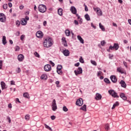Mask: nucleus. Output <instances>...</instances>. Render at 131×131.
<instances>
[{
    "mask_svg": "<svg viewBox=\"0 0 131 131\" xmlns=\"http://www.w3.org/2000/svg\"><path fill=\"white\" fill-rule=\"evenodd\" d=\"M54 42L53 41V39L51 37H47L43 42V46L45 48H51Z\"/></svg>",
    "mask_w": 131,
    "mask_h": 131,
    "instance_id": "obj_1",
    "label": "nucleus"
},
{
    "mask_svg": "<svg viewBox=\"0 0 131 131\" xmlns=\"http://www.w3.org/2000/svg\"><path fill=\"white\" fill-rule=\"evenodd\" d=\"M38 10L39 12H40V13H45V12L47 11V6H46V5L41 4L39 5Z\"/></svg>",
    "mask_w": 131,
    "mask_h": 131,
    "instance_id": "obj_2",
    "label": "nucleus"
},
{
    "mask_svg": "<svg viewBox=\"0 0 131 131\" xmlns=\"http://www.w3.org/2000/svg\"><path fill=\"white\" fill-rule=\"evenodd\" d=\"M108 93L114 98H119V96L117 95V93L115 92L113 90H109Z\"/></svg>",
    "mask_w": 131,
    "mask_h": 131,
    "instance_id": "obj_3",
    "label": "nucleus"
},
{
    "mask_svg": "<svg viewBox=\"0 0 131 131\" xmlns=\"http://www.w3.org/2000/svg\"><path fill=\"white\" fill-rule=\"evenodd\" d=\"M93 9L97 14L98 16H102V15H103V13L102 12V11H101V9L98 7H94Z\"/></svg>",
    "mask_w": 131,
    "mask_h": 131,
    "instance_id": "obj_4",
    "label": "nucleus"
},
{
    "mask_svg": "<svg viewBox=\"0 0 131 131\" xmlns=\"http://www.w3.org/2000/svg\"><path fill=\"white\" fill-rule=\"evenodd\" d=\"M29 20V16H26L25 18H23L21 20L20 24L21 25H26L27 24V21Z\"/></svg>",
    "mask_w": 131,
    "mask_h": 131,
    "instance_id": "obj_5",
    "label": "nucleus"
},
{
    "mask_svg": "<svg viewBox=\"0 0 131 131\" xmlns=\"http://www.w3.org/2000/svg\"><path fill=\"white\" fill-rule=\"evenodd\" d=\"M52 108L53 111H56L57 110V103H56V100L53 99L52 102Z\"/></svg>",
    "mask_w": 131,
    "mask_h": 131,
    "instance_id": "obj_6",
    "label": "nucleus"
},
{
    "mask_svg": "<svg viewBox=\"0 0 131 131\" xmlns=\"http://www.w3.org/2000/svg\"><path fill=\"white\" fill-rule=\"evenodd\" d=\"M74 73L76 76L78 74H81L82 73V68L79 67L77 70L74 71Z\"/></svg>",
    "mask_w": 131,
    "mask_h": 131,
    "instance_id": "obj_7",
    "label": "nucleus"
},
{
    "mask_svg": "<svg viewBox=\"0 0 131 131\" xmlns=\"http://www.w3.org/2000/svg\"><path fill=\"white\" fill-rule=\"evenodd\" d=\"M52 70V67H51V65L50 64H46L44 67V70L46 72H49V71H51Z\"/></svg>",
    "mask_w": 131,
    "mask_h": 131,
    "instance_id": "obj_8",
    "label": "nucleus"
},
{
    "mask_svg": "<svg viewBox=\"0 0 131 131\" xmlns=\"http://www.w3.org/2000/svg\"><path fill=\"white\" fill-rule=\"evenodd\" d=\"M0 21L1 22H6V15L4 13H0Z\"/></svg>",
    "mask_w": 131,
    "mask_h": 131,
    "instance_id": "obj_9",
    "label": "nucleus"
},
{
    "mask_svg": "<svg viewBox=\"0 0 131 131\" xmlns=\"http://www.w3.org/2000/svg\"><path fill=\"white\" fill-rule=\"evenodd\" d=\"M36 36L38 38H41L43 36V33L41 31H38L36 32Z\"/></svg>",
    "mask_w": 131,
    "mask_h": 131,
    "instance_id": "obj_10",
    "label": "nucleus"
},
{
    "mask_svg": "<svg viewBox=\"0 0 131 131\" xmlns=\"http://www.w3.org/2000/svg\"><path fill=\"white\" fill-rule=\"evenodd\" d=\"M76 104L77 106H82V104H83V100L82 98H79L77 100Z\"/></svg>",
    "mask_w": 131,
    "mask_h": 131,
    "instance_id": "obj_11",
    "label": "nucleus"
},
{
    "mask_svg": "<svg viewBox=\"0 0 131 131\" xmlns=\"http://www.w3.org/2000/svg\"><path fill=\"white\" fill-rule=\"evenodd\" d=\"M70 11L71 12H72V14H74V15H76V14L77 13V10L74 6H71Z\"/></svg>",
    "mask_w": 131,
    "mask_h": 131,
    "instance_id": "obj_12",
    "label": "nucleus"
},
{
    "mask_svg": "<svg viewBox=\"0 0 131 131\" xmlns=\"http://www.w3.org/2000/svg\"><path fill=\"white\" fill-rule=\"evenodd\" d=\"M110 78L113 83H116V82H117V78L115 75L111 76Z\"/></svg>",
    "mask_w": 131,
    "mask_h": 131,
    "instance_id": "obj_13",
    "label": "nucleus"
},
{
    "mask_svg": "<svg viewBox=\"0 0 131 131\" xmlns=\"http://www.w3.org/2000/svg\"><path fill=\"white\" fill-rule=\"evenodd\" d=\"M17 59L19 62H23V60H24V55L23 54L18 55Z\"/></svg>",
    "mask_w": 131,
    "mask_h": 131,
    "instance_id": "obj_14",
    "label": "nucleus"
},
{
    "mask_svg": "<svg viewBox=\"0 0 131 131\" xmlns=\"http://www.w3.org/2000/svg\"><path fill=\"white\" fill-rule=\"evenodd\" d=\"M102 99V95L99 93H96L95 96V100L99 101Z\"/></svg>",
    "mask_w": 131,
    "mask_h": 131,
    "instance_id": "obj_15",
    "label": "nucleus"
},
{
    "mask_svg": "<svg viewBox=\"0 0 131 131\" xmlns=\"http://www.w3.org/2000/svg\"><path fill=\"white\" fill-rule=\"evenodd\" d=\"M61 40L64 47H68V45H67V41H66V38L65 37H62L61 38Z\"/></svg>",
    "mask_w": 131,
    "mask_h": 131,
    "instance_id": "obj_16",
    "label": "nucleus"
},
{
    "mask_svg": "<svg viewBox=\"0 0 131 131\" xmlns=\"http://www.w3.org/2000/svg\"><path fill=\"white\" fill-rule=\"evenodd\" d=\"M63 54L66 57H68V56H69V55H70V52L68 50H65L63 51Z\"/></svg>",
    "mask_w": 131,
    "mask_h": 131,
    "instance_id": "obj_17",
    "label": "nucleus"
},
{
    "mask_svg": "<svg viewBox=\"0 0 131 131\" xmlns=\"http://www.w3.org/2000/svg\"><path fill=\"white\" fill-rule=\"evenodd\" d=\"M120 83L121 86H122V88H124V89H125V88H126V83H125V82H124V81H123L122 80H121Z\"/></svg>",
    "mask_w": 131,
    "mask_h": 131,
    "instance_id": "obj_18",
    "label": "nucleus"
},
{
    "mask_svg": "<svg viewBox=\"0 0 131 131\" xmlns=\"http://www.w3.org/2000/svg\"><path fill=\"white\" fill-rule=\"evenodd\" d=\"M2 43L5 46L7 44V39L5 36H3Z\"/></svg>",
    "mask_w": 131,
    "mask_h": 131,
    "instance_id": "obj_19",
    "label": "nucleus"
},
{
    "mask_svg": "<svg viewBox=\"0 0 131 131\" xmlns=\"http://www.w3.org/2000/svg\"><path fill=\"white\" fill-rule=\"evenodd\" d=\"M41 79H43L44 80H47L48 79V75L47 74H44L41 76Z\"/></svg>",
    "mask_w": 131,
    "mask_h": 131,
    "instance_id": "obj_20",
    "label": "nucleus"
},
{
    "mask_svg": "<svg viewBox=\"0 0 131 131\" xmlns=\"http://www.w3.org/2000/svg\"><path fill=\"white\" fill-rule=\"evenodd\" d=\"M77 38L78 40L81 42V43H84V41L83 40V39L81 37V36L78 35L77 36Z\"/></svg>",
    "mask_w": 131,
    "mask_h": 131,
    "instance_id": "obj_21",
    "label": "nucleus"
},
{
    "mask_svg": "<svg viewBox=\"0 0 131 131\" xmlns=\"http://www.w3.org/2000/svg\"><path fill=\"white\" fill-rule=\"evenodd\" d=\"M1 86L2 90H5L7 89V88L6 87V83H5V82L4 81H1Z\"/></svg>",
    "mask_w": 131,
    "mask_h": 131,
    "instance_id": "obj_22",
    "label": "nucleus"
},
{
    "mask_svg": "<svg viewBox=\"0 0 131 131\" xmlns=\"http://www.w3.org/2000/svg\"><path fill=\"white\" fill-rule=\"evenodd\" d=\"M58 14L59 16H62L63 15V9L62 8L58 9Z\"/></svg>",
    "mask_w": 131,
    "mask_h": 131,
    "instance_id": "obj_23",
    "label": "nucleus"
},
{
    "mask_svg": "<svg viewBox=\"0 0 131 131\" xmlns=\"http://www.w3.org/2000/svg\"><path fill=\"white\" fill-rule=\"evenodd\" d=\"M120 97L123 100H126V99H127L126 96H125V95L124 94V93H121L120 95Z\"/></svg>",
    "mask_w": 131,
    "mask_h": 131,
    "instance_id": "obj_24",
    "label": "nucleus"
},
{
    "mask_svg": "<svg viewBox=\"0 0 131 131\" xmlns=\"http://www.w3.org/2000/svg\"><path fill=\"white\" fill-rule=\"evenodd\" d=\"M117 70L118 72L121 73V74H122L123 73V69H122V68H121V67L118 68L117 69Z\"/></svg>",
    "mask_w": 131,
    "mask_h": 131,
    "instance_id": "obj_25",
    "label": "nucleus"
},
{
    "mask_svg": "<svg viewBox=\"0 0 131 131\" xmlns=\"http://www.w3.org/2000/svg\"><path fill=\"white\" fill-rule=\"evenodd\" d=\"M84 17L85 20H86L87 21H91V17H90V15H89V14H86L84 15Z\"/></svg>",
    "mask_w": 131,
    "mask_h": 131,
    "instance_id": "obj_26",
    "label": "nucleus"
},
{
    "mask_svg": "<svg viewBox=\"0 0 131 131\" xmlns=\"http://www.w3.org/2000/svg\"><path fill=\"white\" fill-rule=\"evenodd\" d=\"M23 96H24V98H26L27 99H30V98L28 93H24Z\"/></svg>",
    "mask_w": 131,
    "mask_h": 131,
    "instance_id": "obj_27",
    "label": "nucleus"
},
{
    "mask_svg": "<svg viewBox=\"0 0 131 131\" xmlns=\"http://www.w3.org/2000/svg\"><path fill=\"white\" fill-rule=\"evenodd\" d=\"M114 49L116 50V51H117L118 49H119V45L118 43H115L114 44Z\"/></svg>",
    "mask_w": 131,
    "mask_h": 131,
    "instance_id": "obj_28",
    "label": "nucleus"
},
{
    "mask_svg": "<svg viewBox=\"0 0 131 131\" xmlns=\"http://www.w3.org/2000/svg\"><path fill=\"white\" fill-rule=\"evenodd\" d=\"M80 109V110H83V111H86V105L84 104Z\"/></svg>",
    "mask_w": 131,
    "mask_h": 131,
    "instance_id": "obj_29",
    "label": "nucleus"
},
{
    "mask_svg": "<svg viewBox=\"0 0 131 131\" xmlns=\"http://www.w3.org/2000/svg\"><path fill=\"white\" fill-rule=\"evenodd\" d=\"M99 28L101 29L103 31H105V28L104 27V26L102 25V24L99 23Z\"/></svg>",
    "mask_w": 131,
    "mask_h": 131,
    "instance_id": "obj_30",
    "label": "nucleus"
},
{
    "mask_svg": "<svg viewBox=\"0 0 131 131\" xmlns=\"http://www.w3.org/2000/svg\"><path fill=\"white\" fill-rule=\"evenodd\" d=\"M65 33L67 36H69L70 35V31L69 30H66L65 31Z\"/></svg>",
    "mask_w": 131,
    "mask_h": 131,
    "instance_id": "obj_31",
    "label": "nucleus"
},
{
    "mask_svg": "<svg viewBox=\"0 0 131 131\" xmlns=\"http://www.w3.org/2000/svg\"><path fill=\"white\" fill-rule=\"evenodd\" d=\"M119 105V103H118V102H116L114 104L113 107H112V109H115L116 106H118Z\"/></svg>",
    "mask_w": 131,
    "mask_h": 131,
    "instance_id": "obj_32",
    "label": "nucleus"
},
{
    "mask_svg": "<svg viewBox=\"0 0 131 131\" xmlns=\"http://www.w3.org/2000/svg\"><path fill=\"white\" fill-rule=\"evenodd\" d=\"M45 126L46 128H47V129H49V130H51V131H53V129H52V128H51V127H50L49 125H47V124H45Z\"/></svg>",
    "mask_w": 131,
    "mask_h": 131,
    "instance_id": "obj_33",
    "label": "nucleus"
},
{
    "mask_svg": "<svg viewBox=\"0 0 131 131\" xmlns=\"http://www.w3.org/2000/svg\"><path fill=\"white\" fill-rule=\"evenodd\" d=\"M25 119L26 120H29V119H30V115L27 114L25 116Z\"/></svg>",
    "mask_w": 131,
    "mask_h": 131,
    "instance_id": "obj_34",
    "label": "nucleus"
},
{
    "mask_svg": "<svg viewBox=\"0 0 131 131\" xmlns=\"http://www.w3.org/2000/svg\"><path fill=\"white\" fill-rule=\"evenodd\" d=\"M104 81L106 83H111L110 80H109V79L105 78L104 79Z\"/></svg>",
    "mask_w": 131,
    "mask_h": 131,
    "instance_id": "obj_35",
    "label": "nucleus"
},
{
    "mask_svg": "<svg viewBox=\"0 0 131 131\" xmlns=\"http://www.w3.org/2000/svg\"><path fill=\"white\" fill-rule=\"evenodd\" d=\"M34 55L35 57H37V58H40L39 54L37 53V52H35L34 53Z\"/></svg>",
    "mask_w": 131,
    "mask_h": 131,
    "instance_id": "obj_36",
    "label": "nucleus"
},
{
    "mask_svg": "<svg viewBox=\"0 0 131 131\" xmlns=\"http://www.w3.org/2000/svg\"><path fill=\"white\" fill-rule=\"evenodd\" d=\"M57 70H62V65L58 64L57 67Z\"/></svg>",
    "mask_w": 131,
    "mask_h": 131,
    "instance_id": "obj_37",
    "label": "nucleus"
},
{
    "mask_svg": "<svg viewBox=\"0 0 131 131\" xmlns=\"http://www.w3.org/2000/svg\"><path fill=\"white\" fill-rule=\"evenodd\" d=\"M79 62L82 63H84V60H83V58H82V56H80V58H79Z\"/></svg>",
    "mask_w": 131,
    "mask_h": 131,
    "instance_id": "obj_38",
    "label": "nucleus"
},
{
    "mask_svg": "<svg viewBox=\"0 0 131 131\" xmlns=\"http://www.w3.org/2000/svg\"><path fill=\"white\" fill-rule=\"evenodd\" d=\"M91 63L94 65V66H97V62L95 60H91Z\"/></svg>",
    "mask_w": 131,
    "mask_h": 131,
    "instance_id": "obj_39",
    "label": "nucleus"
},
{
    "mask_svg": "<svg viewBox=\"0 0 131 131\" xmlns=\"http://www.w3.org/2000/svg\"><path fill=\"white\" fill-rule=\"evenodd\" d=\"M110 128V127L109 126V124H106L105 125V129H106V130H109Z\"/></svg>",
    "mask_w": 131,
    "mask_h": 131,
    "instance_id": "obj_40",
    "label": "nucleus"
},
{
    "mask_svg": "<svg viewBox=\"0 0 131 131\" xmlns=\"http://www.w3.org/2000/svg\"><path fill=\"white\" fill-rule=\"evenodd\" d=\"M62 110L63 111H64V112H67V111H68V108H67V107L66 106H63L62 108Z\"/></svg>",
    "mask_w": 131,
    "mask_h": 131,
    "instance_id": "obj_41",
    "label": "nucleus"
},
{
    "mask_svg": "<svg viewBox=\"0 0 131 131\" xmlns=\"http://www.w3.org/2000/svg\"><path fill=\"white\" fill-rule=\"evenodd\" d=\"M15 51L16 52H18V51H20V47H19V46H16L15 48Z\"/></svg>",
    "mask_w": 131,
    "mask_h": 131,
    "instance_id": "obj_42",
    "label": "nucleus"
},
{
    "mask_svg": "<svg viewBox=\"0 0 131 131\" xmlns=\"http://www.w3.org/2000/svg\"><path fill=\"white\" fill-rule=\"evenodd\" d=\"M105 45H106V42L105 41V40H102L101 41V45L102 47H104V46H105Z\"/></svg>",
    "mask_w": 131,
    "mask_h": 131,
    "instance_id": "obj_43",
    "label": "nucleus"
},
{
    "mask_svg": "<svg viewBox=\"0 0 131 131\" xmlns=\"http://www.w3.org/2000/svg\"><path fill=\"white\" fill-rule=\"evenodd\" d=\"M57 72L58 73V74H59V75H62V70H57Z\"/></svg>",
    "mask_w": 131,
    "mask_h": 131,
    "instance_id": "obj_44",
    "label": "nucleus"
},
{
    "mask_svg": "<svg viewBox=\"0 0 131 131\" xmlns=\"http://www.w3.org/2000/svg\"><path fill=\"white\" fill-rule=\"evenodd\" d=\"M103 74V73L101 71L97 72V76H101Z\"/></svg>",
    "mask_w": 131,
    "mask_h": 131,
    "instance_id": "obj_45",
    "label": "nucleus"
},
{
    "mask_svg": "<svg viewBox=\"0 0 131 131\" xmlns=\"http://www.w3.org/2000/svg\"><path fill=\"white\" fill-rule=\"evenodd\" d=\"M3 7L4 10H7V9H8V4H4Z\"/></svg>",
    "mask_w": 131,
    "mask_h": 131,
    "instance_id": "obj_46",
    "label": "nucleus"
},
{
    "mask_svg": "<svg viewBox=\"0 0 131 131\" xmlns=\"http://www.w3.org/2000/svg\"><path fill=\"white\" fill-rule=\"evenodd\" d=\"M84 6L85 12H88V11H89V8H88V6H86V5H85V4H84Z\"/></svg>",
    "mask_w": 131,
    "mask_h": 131,
    "instance_id": "obj_47",
    "label": "nucleus"
},
{
    "mask_svg": "<svg viewBox=\"0 0 131 131\" xmlns=\"http://www.w3.org/2000/svg\"><path fill=\"white\" fill-rule=\"evenodd\" d=\"M24 38H25V35L23 34V35L20 36V39H21V40H23V39H24Z\"/></svg>",
    "mask_w": 131,
    "mask_h": 131,
    "instance_id": "obj_48",
    "label": "nucleus"
},
{
    "mask_svg": "<svg viewBox=\"0 0 131 131\" xmlns=\"http://www.w3.org/2000/svg\"><path fill=\"white\" fill-rule=\"evenodd\" d=\"M17 73H20L21 72V69L20 68H18L17 70H16Z\"/></svg>",
    "mask_w": 131,
    "mask_h": 131,
    "instance_id": "obj_49",
    "label": "nucleus"
},
{
    "mask_svg": "<svg viewBox=\"0 0 131 131\" xmlns=\"http://www.w3.org/2000/svg\"><path fill=\"white\" fill-rule=\"evenodd\" d=\"M7 120H8V122L11 123V118L9 116L7 117Z\"/></svg>",
    "mask_w": 131,
    "mask_h": 131,
    "instance_id": "obj_50",
    "label": "nucleus"
},
{
    "mask_svg": "<svg viewBox=\"0 0 131 131\" xmlns=\"http://www.w3.org/2000/svg\"><path fill=\"white\" fill-rule=\"evenodd\" d=\"M15 23H16V26H20V21L17 20Z\"/></svg>",
    "mask_w": 131,
    "mask_h": 131,
    "instance_id": "obj_51",
    "label": "nucleus"
},
{
    "mask_svg": "<svg viewBox=\"0 0 131 131\" xmlns=\"http://www.w3.org/2000/svg\"><path fill=\"white\" fill-rule=\"evenodd\" d=\"M50 64L52 65V66H53V67H54V66H55V63L54 62H53V61L52 60L50 61Z\"/></svg>",
    "mask_w": 131,
    "mask_h": 131,
    "instance_id": "obj_52",
    "label": "nucleus"
},
{
    "mask_svg": "<svg viewBox=\"0 0 131 131\" xmlns=\"http://www.w3.org/2000/svg\"><path fill=\"white\" fill-rule=\"evenodd\" d=\"M51 118L52 120H55L56 119V116H51Z\"/></svg>",
    "mask_w": 131,
    "mask_h": 131,
    "instance_id": "obj_53",
    "label": "nucleus"
},
{
    "mask_svg": "<svg viewBox=\"0 0 131 131\" xmlns=\"http://www.w3.org/2000/svg\"><path fill=\"white\" fill-rule=\"evenodd\" d=\"M2 67H3V61L0 60V69H2Z\"/></svg>",
    "mask_w": 131,
    "mask_h": 131,
    "instance_id": "obj_54",
    "label": "nucleus"
},
{
    "mask_svg": "<svg viewBox=\"0 0 131 131\" xmlns=\"http://www.w3.org/2000/svg\"><path fill=\"white\" fill-rule=\"evenodd\" d=\"M91 27H93L94 29H96V28H97V27L94 25V24H93V23H91Z\"/></svg>",
    "mask_w": 131,
    "mask_h": 131,
    "instance_id": "obj_55",
    "label": "nucleus"
},
{
    "mask_svg": "<svg viewBox=\"0 0 131 131\" xmlns=\"http://www.w3.org/2000/svg\"><path fill=\"white\" fill-rule=\"evenodd\" d=\"M79 62H77L76 63H75L74 66H75V67H78V66H79Z\"/></svg>",
    "mask_w": 131,
    "mask_h": 131,
    "instance_id": "obj_56",
    "label": "nucleus"
},
{
    "mask_svg": "<svg viewBox=\"0 0 131 131\" xmlns=\"http://www.w3.org/2000/svg\"><path fill=\"white\" fill-rule=\"evenodd\" d=\"M11 84L12 85H15V81L14 80L11 81Z\"/></svg>",
    "mask_w": 131,
    "mask_h": 131,
    "instance_id": "obj_57",
    "label": "nucleus"
},
{
    "mask_svg": "<svg viewBox=\"0 0 131 131\" xmlns=\"http://www.w3.org/2000/svg\"><path fill=\"white\" fill-rule=\"evenodd\" d=\"M110 50H114V46H110Z\"/></svg>",
    "mask_w": 131,
    "mask_h": 131,
    "instance_id": "obj_58",
    "label": "nucleus"
},
{
    "mask_svg": "<svg viewBox=\"0 0 131 131\" xmlns=\"http://www.w3.org/2000/svg\"><path fill=\"white\" fill-rule=\"evenodd\" d=\"M123 64L124 65L125 67H126V68H127V63H126V62L124 61Z\"/></svg>",
    "mask_w": 131,
    "mask_h": 131,
    "instance_id": "obj_59",
    "label": "nucleus"
},
{
    "mask_svg": "<svg viewBox=\"0 0 131 131\" xmlns=\"http://www.w3.org/2000/svg\"><path fill=\"white\" fill-rule=\"evenodd\" d=\"M109 58L110 59H112V58H113V55H112V54H109Z\"/></svg>",
    "mask_w": 131,
    "mask_h": 131,
    "instance_id": "obj_60",
    "label": "nucleus"
},
{
    "mask_svg": "<svg viewBox=\"0 0 131 131\" xmlns=\"http://www.w3.org/2000/svg\"><path fill=\"white\" fill-rule=\"evenodd\" d=\"M74 23H75V24H76V25H78V21H77V20H74Z\"/></svg>",
    "mask_w": 131,
    "mask_h": 131,
    "instance_id": "obj_61",
    "label": "nucleus"
},
{
    "mask_svg": "<svg viewBox=\"0 0 131 131\" xmlns=\"http://www.w3.org/2000/svg\"><path fill=\"white\" fill-rule=\"evenodd\" d=\"M43 26H46L47 25V21H44L43 23Z\"/></svg>",
    "mask_w": 131,
    "mask_h": 131,
    "instance_id": "obj_62",
    "label": "nucleus"
},
{
    "mask_svg": "<svg viewBox=\"0 0 131 131\" xmlns=\"http://www.w3.org/2000/svg\"><path fill=\"white\" fill-rule=\"evenodd\" d=\"M8 108H12V104L11 103H9L8 104Z\"/></svg>",
    "mask_w": 131,
    "mask_h": 131,
    "instance_id": "obj_63",
    "label": "nucleus"
},
{
    "mask_svg": "<svg viewBox=\"0 0 131 131\" xmlns=\"http://www.w3.org/2000/svg\"><path fill=\"white\" fill-rule=\"evenodd\" d=\"M128 22L129 24H130V25H131V19H128Z\"/></svg>",
    "mask_w": 131,
    "mask_h": 131,
    "instance_id": "obj_64",
    "label": "nucleus"
}]
</instances>
